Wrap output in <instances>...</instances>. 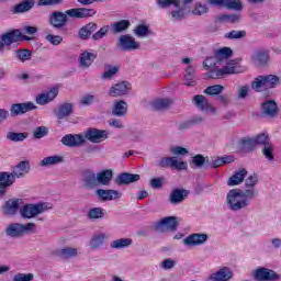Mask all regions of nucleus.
Masks as SVG:
<instances>
[{"instance_id": "1", "label": "nucleus", "mask_w": 281, "mask_h": 281, "mask_svg": "<svg viewBox=\"0 0 281 281\" xmlns=\"http://www.w3.org/2000/svg\"><path fill=\"white\" fill-rule=\"evenodd\" d=\"M98 12L89 8H72L65 12L54 11L49 14L48 23L54 30H65L69 23V19H89L95 16Z\"/></svg>"}, {"instance_id": "2", "label": "nucleus", "mask_w": 281, "mask_h": 281, "mask_svg": "<svg viewBox=\"0 0 281 281\" xmlns=\"http://www.w3.org/2000/svg\"><path fill=\"white\" fill-rule=\"evenodd\" d=\"M257 193L254 189H233L226 194V203L231 212H240L249 207L250 201L256 199Z\"/></svg>"}, {"instance_id": "3", "label": "nucleus", "mask_w": 281, "mask_h": 281, "mask_svg": "<svg viewBox=\"0 0 281 281\" xmlns=\"http://www.w3.org/2000/svg\"><path fill=\"white\" fill-rule=\"evenodd\" d=\"M31 166L30 160H22L15 167H13V171L0 172V199H3L8 194V188L16 181V179H23L25 175H30Z\"/></svg>"}, {"instance_id": "4", "label": "nucleus", "mask_w": 281, "mask_h": 281, "mask_svg": "<svg viewBox=\"0 0 281 281\" xmlns=\"http://www.w3.org/2000/svg\"><path fill=\"white\" fill-rule=\"evenodd\" d=\"M280 87V77L278 75H260L251 82V89L257 93H265L269 89Z\"/></svg>"}, {"instance_id": "5", "label": "nucleus", "mask_w": 281, "mask_h": 281, "mask_svg": "<svg viewBox=\"0 0 281 281\" xmlns=\"http://www.w3.org/2000/svg\"><path fill=\"white\" fill-rule=\"evenodd\" d=\"M52 203L48 202H40L35 204H24L20 209V215L22 218H36L40 214L47 212V210H52Z\"/></svg>"}, {"instance_id": "6", "label": "nucleus", "mask_w": 281, "mask_h": 281, "mask_svg": "<svg viewBox=\"0 0 281 281\" xmlns=\"http://www.w3.org/2000/svg\"><path fill=\"white\" fill-rule=\"evenodd\" d=\"M19 41H32V37L23 35L20 30H12L0 35V53L5 52V47H10Z\"/></svg>"}, {"instance_id": "7", "label": "nucleus", "mask_w": 281, "mask_h": 281, "mask_svg": "<svg viewBox=\"0 0 281 281\" xmlns=\"http://www.w3.org/2000/svg\"><path fill=\"white\" fill-rule=\"evenodd\" d=\"M36 229V224L27 223V224H19V223H11L5 228L7 236L10 238H21L24 234H31Z\"/></svg>"}, {"instance_id": "8", "label": "nucleus", "mask_w": 281, "mask_h": 281, "mask_svg": "<svg viewBox=\"0 0 281 281\" xmlns=\"http://www.w3.org/2000/svg\"><path fill=\"white\" fill-rule=\"evenodd\" d=\"M142 45L135 41V37L131 34L120 35L116 41V49L119 52H136Z\"/></svg>"}, {"instance_id": "9", "label": "nucleus", "mask_w": 281, "mask_h": 281, "mask_svg": "<svg viewBox=\"0 0 281 281\" xmlns=\"http://www.w3.org/2000/svg\"><path fill=\"white\" fill-rule=\"evenodd\" d=\"M177 227H179V218L177 216H167L154 224L155 232H158L159 234L175 232Z\"/></svg>"}, {"instance_id": "10", "label": "nucleus", "mask_w": 281, "mask_h": 281, "mask_svg": "<svg viewBox=\"0 0 281 281\" xmlns=\"http://www.w3.org/2000/svg\"><path fill=\"white\" fill-rule=\"evenodd\" d=\"M83 139L91 144H102L104 139H109V131L90 127L85 131Z\"/></svg>"}, {"instance_id": "11", "label": "nucleus", "mask_w": 281, "mask_h": 281, "mask_svg": "<svg viewBox=\"0 0 281 281\" xmlns=\"http://www.w3.org/2000/svg\"><path fill=\"white\" fill-rule=\"evenodd\" d=\"M37 106L34 102L29 101L24 103H13L11 104L9 111L11 117H19V115H25V113H30V111H36Z\"/></svg>"}, {"instance_id": "12", "label": "nucleus", "mask_w": 281, "mask_h": 281, "mask_svg": "<svg viewBox=\"0 0 281 281\" xmlns=\"http://www.w3.org/2000/svg\"><path fill=\"white\" fill-rule=\"evenodd\" d=\"M159 168H172L175 170H188V162L179 161L177 157H164L158 161Z\"/></svg>"}, {"instance_id": "13", "label": "nucleus", "mask_w": 281, "mask_h": 281, "mask_svg": "<svg viewBox=\"0 0 281 281\" xmlns=\"http://www.w3.org/2000/svg\"><path fill=\"white\" fill-rule=\"evenodd\" d=\"M254 278L257 281H280L281 276L268 268H258L255 273Z\"/></svg>"}, {"instance_id": "14", "label": "nucleus", "mask_w": 281, "mask_h": 281, "mask_svg": "<svg viewBox=\"0 0 281 281\" xmlns=\"http://www.w3.org/2000/svg\"><path fill=\"white\" fill-rule=\"evenodd\" d=\"M250 60L254 65H258V67H266V65H269L271 56H269V50L258 48L251 54Z\"/></svg>"}, {"instance_id": "15", "label": "nucleus", "mask_w": 281, "mask_h": 281, "mask_svg": "<svg viewBox=\"0 0 281 281\" xmlns=\"http://www.w3.org/2000/svg\"><path fill=\"white\" fill-rule=\"evenodd\" d=\"M61 144L68 148H78L85 146L87 140L82 134H67L61 138Z\"/></svg>"}, {"instance_id": "16", "label": "nucleus", "mask_w": 281, "mask_h": 281, "mask_svg": "<svg viewBox=\"0 0 281 281\" xmlns=\"http://www.w3.org/2000/svg\"><path fill=\"white\" fill-rule=\"evenodd\" d=\"M132 86L128 81H121L112 86L109 90V95L111 98H122V95H128L131 92Z\"/></svg>"}, {"instance_id": "17", "label": "nucleus", "mask_w": 281, "mask_h": 281, "mask_svg": "<svg viewBox=\"0 0 281 281\" xmlns=\"http://www.w3.org/2000/svg\"><path fill=\"white\" fill-rule=\"evenodd\" d=\"M210 236L205 233H194L183 239V245L187 247H199V245H205Z\"/></svg>"}, {"instance_id": "18", "label": "nucleus", "mask_w": 281, "mask_h": 281, "mask_svg": "<svg viewBox=\"0 0 281 281\" xmlns=\"http://www.w3.org/2000/svg\"><path fill=\"white\" fill-rule=\"evenodd\" d=\"M22 204V199H10L4 203V205H2V214L4 216H14Z\"/></svg>"}, {"instance_id": "19", "label": "nucleus", "mask_w": 281, "mask_h": 281, "mask_svg": "<svg viewBox=\"0 0 281 281\" xmlns=\"http://www.w3.org/2000/svg\"><path fill=\"white\" fill-rule=\"evenodd\" d=\"M54 115L57 120H67L70 115H74V103L67 101L58 105L56 110H54Z\"/></svg>"}, {"instance_id": "20", "label": "nucleus", "mask_w": 281, "mask_h": 281, "mask_svg": "<svg viewBox=\"0 0 281 281\" xmlns=\"http://www.w3.org/2000/svg\"><path fill=\"white\" fill-rule=\"evenodd\" d=\"M188 194H190V191L186 189H173L169 194V203L171 205H179L183 203L186 199H188Z\"/></svg>"}, {"instance_id": "21", "label": "nucleus", "mask_w": 281, "mask_h": 281, "mask_svg": "<svg viewBox=\"0 0 281 281\" xmlns=\"http://www.w3.org/2000/svg\"><path fill=\"white\" fill-rule=\"evenodd\" d=\"M95 194L100 201H115L122 199V193L113 189H98Z\"/></svg>"}, {"instance_id": "22", "label": "nucleus", "mask_w": 281, "mask_h": 281, "mask_svg": "<svg viewBox=\"0 0 281 281\" xmlns=\"http://www.w3.org/2000/svg\"><path fill=\"white\" fill-rule=\"evenodd\" d=\"M139 179L140 176L138 173L122 172L115 178L114 182L116 186H131V183H136Z\"/></svg>"}, {"instance_id": "23", "label": "nucleus", "mask_w": 281, "mask_h": 281, "mask_svg": "<svg viewBox=\"0 0 281 281\" xmlns=\"http://www.w3.org/2000/svg\"><path fill=\"white\" fill-rule=\"evenodd\" d=\"M57 95H58V88H52L48 92L38 94L35 98V102L36 104H40V106H45V104H49V102H54Z\"/></svg>"}, {"instance_id": "24", "label": "nucleus", "mask_w": 281, "mask_h": 281, "mask_svg": "<svg viewBox=\"0 0 281 281\" xmlns=\"http://www.w3.org/2000/svg\"><path fill=\"white\" fill-rule=\"evenodd\" d=\"M231 278H234V272L228 267L221 268L215 273H212L207 281H229Z\"/></svg>"}, {"instance_id": "25", "label": "nucleus", "mask_w": 281, "mask_h": 281, "mask_svg": "<svg viewBox=\"0 0 281 281\" xmlns=\"http://www.w3.org/2000/svg\"><path fill=\"white\" fill-rule=\"evenodd\" d=\"M278 103L276 100H267L261 104V113L266 117H276L278 115Z\"/></svg>"}, {"instance_id": "26", "label": "nucleus", "mask_w": 281, "mask_h": 281, "mask_svg": "<svg viewBox=\"0 0 281 281\" xmlns=\"http://www.w3.org/2000/svg\"><path fill=\"white\" fill-rule=\"evenodd\" d=\"M98 30V24L94 22H90L83 26H81L78 31V37L80 41H89L92 38L93 32Z\"/></svg>"}, {"instance_id": "27", "label": "nucleus", "mask_w": 281, "mask_h": 281, "mask_svg": "<svg viewBox=\"0 0 281 281\" xmlns=\"http://www.w3.org/2000/svg\"><path fill=\"white\" fill-rule=\"evenodd\" d=\"M97 58H98V53L85 50L83 53L80 54V57H79L80 67H82V69H89V67L93 65V61Z\"/></svg>"}, {"instance_id": "28", "label": "nucleus", "mask_w": 281, "mask_h": 281, "mask_svg": "<svg viewBox=\"0 0 281 281\" xmlns=\"http://www.w3.org/2000/svg\"><path fill=\"white\" fill-rule=\"evenodd\" d=\"M192 102L200 111H212L213 113H216V109L210 105L207 98L203 94L194 95Z\"/></svg>"}, {"instance_id": "29", "label": "nucleus", "mask_w": 281, "mask_h": 281, "mask_svg": "<svg viewBox=\"0 0 281 281\" xmlns=\"http://www.w3.org/2000/svg\"><path fill=\"white\" fill-rule=\"evenodd\" d=\"M128 113V103L124 100L115 101L112 106V115L114 117H124Z\"/></svg>"}, {"instance_id": "30", "label": "nucleus", "mask_w": 281, "mask_h": 281, "mask_svg": "<svg viewBox=\"0 0 281 281\" xmlns=\"http://www.w3.org/2000/svg\"><path fill=\"white\" fill-rule=\"evenodd\" d=\"M34 8V0H23L22 2L15 4L11 12L12 14H23L25 12H30Z\"/></svg>"}, {"instance_id": "31", "label": "nucleus", "mask_w": 281, "mask_h": 281, "mask_svg": "<svg viewBox=\"0 0 281 281\" xmlns=\"http://www.w3.org/2000/svg\"><path fill=\"white\" fill-rule=\"evenodd\" d=\"M55 256L61 260H70V258L78 256V249L71 247L60 248L55 251Z\"/></svg>"}, {"instance_id": "32", "label": "nucleus", "mask_w": 281, "mask_h": 281, "mask_svg": "<svg viewBox=\"0 0 281 281\" xmlns=\"http://www.w3.org/2000/svg\"><path fill=\"white\" fill-rule=\"evenodd\" d=\"M245 177H247V169H239L227 180V186H240L245 181Z\"/></svg>"}, {"instance_id": "33", "label": "nucleus", "mask_w": 281, "mask_h": 281, "mask_svg": "<svg viewBox=\"0 0 281 281\" xmlns=\"http://www.w3.org/2000/svg\"><path fill=\"white\" fill-rule=\"evenodd\" d=\"M113 179V170L105 169L97 173L98 186H110Z\"/></svg>"}, {"instance_id": "34", "label": "nucleus", "mask_w": 281, "mask_h": 281, "mask_svg": "<svg viewBox=\"0 0 281 281\" xmlns=\"http://www.w3.org/2000/svg\"><path fill=\"white\" fill-rule=\"evenodd\" d=\"M130 27L131 21L128 20H121L111 24V29L114 34H122L124 32H128Z\"/></svg>"}, {"instance_id": "35", "label": "nucleus", "mask_w": 281, "mask_h": 281, "mask_svg": "<svg viewBox=\"0 0 281 281\" xmlns=\"http://www.w3.org/2000/svg\"><path fill=\"white\" fill-rule=\"evenodd\" d=\"M83 181L86 183V188L93 190V188H98V175L93 171H86L83 175Z\"/></svg>"}, {"instance_id": "36", "label": "nucleus", "mask_w": 281, "mask_h": 281, "mask_svg": "<svg viewBox=\"0 0 281 281\" xmlns=\"http://www.w3.org/2000/svg\"><path fill=\"white\" fill-rule=\"evenodd\" d=\"M190 166H193L194 168H209L210 159L207 157H203L201 154H198L192 157Z\"/></svg>"}, {"instance_id": "37", "label": "nucleus", "mask_w": 281, "mask_h": 281, "mask_svg": "<svg viewBox=\"0 0 281 281\" xmlns=\"http://www.w3.org/2000/svg\"><path fill=\"white\" fill-rule=\"evenodd\" d=\"M238 146L241 150H244V153H251V150L256 148V139L244 137L239 139Z\"/></svg>"}, {"instance_id": "38", "label": "nucleus", "mask_w": 281, "mask_h": 281, "mask_svg": "<svg viewBox=\"0 0 281 281\" xmlns=\"http://www.w3.org/2000/svg\"><path fill=\"white\" fill-rule=\"evenodd\" d=\"M133 245V240L131 238H119L114 239L110 243L111 249H127Z\"/></svg>"}, {"instance_id": "39", "label": "nucleus", "mask_w": 281, "mask_h": 281, "mask_svg": "<svg viewBox=\"0 0 281 281\" xmlns=\"http://www.w3.org/2000/svg\"><path fill=\"white\" fill-rule=\"evenodd\" d=\"M63 161H65L63 156L54 155V156H48L42 159L40 162V166L42 167L58 166V164H63Z\"/></svg>"}, {"instance_id": "40", "label": "nucleus", "mask_w": 281, "mask_h": 281, "mask_svg": "<svg viewBox=\"0 0 281 281\" xmlns=\"http://www.w3.org/2000/svg\"><path fill=\"white\" fill-rule=\"evenodd\" d=\"M104 69V72L101 75L102 80H111L113 79V76L120 74V66L105 65Z\"/></svg>"}, {"instance_id": "41", "label": "nucleus", "mask_w": 281, "mask_h": 281, "mask_svg": "<svg viewBox=\"0 0 281 281\" xmlns=\"http://www.w3.org/2000/svg\"><path fill=\"white\" fill-rule=\"evenodd\" d=\"M14 56L19 63H27L29 60H32V50L25 48L15 49Z\"/></svg>"}, {"instance_id": "42", "label": "nucleus", "mask_w": 281, "mask_h": 281, "mask_svg": "<svg viewBox=\"0 0 281 281\" xmlns=\"http://www.w3.org/2000/svg\"><path fill=\"white\" fill-rule=\"evenodd\" d=\"M87 218L90 221H100L104 218V209L102 207H92L87 213Z\"/></svg>"}, {"instance_id": "43", "label": "nucleus", "mask_w": 281, "mask_h": 281, "mask_svg": "<svg viewBox=\"0 0 281 281\" xmlns=\"http://www.w3.org/2000/svg\"><path fill=\"white\" fill-rule=\"evenodd\" d=\"M29 133L27 132H23V133H19V132H8L7 133V139H9V142H25V138L29 137Z\"/></svg>"}, {"instance_id": "44", "label": "nucleus", "mask_w": 281, "mask_h": 281, "mask_svg": "<svg viewBox=\"0 0 281 281\" xmlns=\"http://www.w3.org/2000/svg\"><path fill=\"white\" fill-rule=\"evenodd\" d=\"M170 104H172L170 99H158L153 102V109L155 111H166V109H170Z\"/></svg>"}, {"instance_id": "45", "label": "nucleus", "mask_w": 281, "mask_h": 281, "mask_svg": "<svg viewBox=\"0 0 281 281\" xmlns=\"http://www.w3.org/2000/svg\"><path fill=\"white\" fill-rule=\"evenodd\" d=\"M106 236L104 234L94 235L90 240L91 249H100L104 245Z\"/></svg>"}, {"instance_id": "46", "label": "nucleus", "mask_w": 281, "mask_h": 281, "mask_svg": "<svg viewBox=\"0 0 281 281\" xmlns=\"http://www.w3.org/2000/svg\"><path fill=\"white\" fill-rule=\"evenodd\" d=\"M222 23H240V14H223L217 18Z\"/></svg>"}, {"instance_id": "47", "label": "nucleus", "mask_w": 281, "mask_h": 281, "mask_svg": "<svg viewBox=\"0 0 281 281\" xmlns=\"http://www.w3.org/2000/svg\"><path fill=\"white\" fill-rule=\"evenodd\" d=\"M223 8L227 10H236V12L243 11V2L240 0H224Z\"/></svg>"}, {"instance_id": "48", "label": "nucleus", "mask_w": 281, "mask_h": 281, "mask_svg": "<svg viewBox=\"0 0 281 281\" xmlns=\"http://www.w3.org/2000/svg\"><path fill=\"white\" fill-rule=\"evenodd\" d=\"M247 36V31L240 30L236 31L233 30L225 34V38H228L229 41H240V38H245Z\"/></svg>"}, {"instance_id": "49", "label": "nucleus", "mask_w": 281, "mask_h": 281, "mask_svg": "<svg viewBox=\"0 0 281 281\" xmlns=\"http://www.w3.org/2000/svg\"><path fill=\"white\" fill-rule=\"evenodd\" d=\"M156 3L158 8H160L161 10H166L171 5H175V8H179L181 5V0H156Z\"/></svg>"}, {"instance_id": "50", "label": "nucleus", "mask_w": 281, "mask_h": 281, "mask_svg": "<svg viewBox=\"0 0 281 281\" xmlns=\"http://www.w3.org/2000/svg\"><path fill=\"white\" fill-rule=\"evenodd\" d=\"M134 34L138 38H144V37L148 36V34H150V29L146 24H138L134 29Z\"/></svg>"}, {"instance_id": "51", "label": "nucleus", "mask_w": 281, "mask_h": 281, "mask_svg": "<svg viewBox=\"0 0 281 281\" xmlns=\"http://www.w3.org/2000/svg\"><path fill=\"white\" fill-rule=\"evenodd\" d=\"M207 12H210V8L201 2H196L194 9L192 10V14L195 16H202V14H207Z\"/></svg>"}, {"instance_id": "52", "label": "nucleus", "mask_w": 281, "mask_h": 281, "mask_svg": "<svg viewBox=\"0 0 281 281\" xmlns=\"http://www.w3.org/2000/svg\"><path fill=\"white\" fill-rule=\"evenodd\" d=\"M172 21H183L186 19V8H179L169 12Z\"/></svg>"}, {"instance_id": "53", "label": "nucleus", "mask_w": 281, "mask_h": 281, "mask_svg": "<svg viewBox=\"0 0 281 281\" xmlns=\"http://www.w3.org/2000/svg\"><path fill=\"white\" fill-rule=\"evenodd\" d=\"M222 91H225V87L221 85L210 86L204 90L206 95H220Z\"/></svg>"}, {"instance_id": "54", "label": "nucleus", "mask_w": 281, "mask_h": 281, "mask_svg": "<svg viewBox=\"0 0 281 281\" xmlns=\"http://www.w3.org/2000/svg\"><path fill=\"white\" fill-rule=\"evenodd\" d=\"M233 74H240L238 66H234V63L231 61L227 66L222 68L223 76H232Z\"/></svg>"}, {"instance_id": "55", "label": "nucleus", "mask_w": 281, "mask_h": 281, "mask_svg": "<svg viewBox=\"0 0 281 281\" xmlns=\"http://www.w3.org/2000/svg\"><path fill=\"white\" fill-rule=\"evenodd\" d=\"M245 186L246 188H248V190H256V186H258V175L254 173L251 176H249L246 180H245Z\"/></svg>"}, {"instance_id": "56", "label": "nucleus", "mask_w": 281, "mask_h": 281, "mask_svg": "<svg viewBox=\"0 0 281 281\" xmlns=\"http://www.w3.org/2000/svg\"><path fill=\"white\" fill-rule=\"evenodd\" d=\"M109 34V25L102 26L99 31L92 34V41H102Z\"/></svg>"}, {"instance_id": "57", "label": "nucleus", "mask_w": 281, "mask_h": 281, "mask_svg": "<svg viewBox=\"0 0 281 281\" xmlns=\"http://www.w3.org/2000/svg\"><path fill=\"white\" fill-rule=\"evenodd\" d=\"M49 133V130L45 126H40L33 132V137L35 139H43Z\"/></svg>"}, {"instance_id": "58", "label": "nucleus", "mask_w": 281, "mask_h": 281, "mask_svg": "<svg viewBox=\"0 0 281 281\" xmlns=\"http://www.w3.org/2000/svg\"><path fill=\"white\" fill-rule=\"evenodd\" d=\"M255 142H256V146H258V144L261 145V146H268V145L271 144L270 143L271 139L269 138V135H267V134H259L256 137Z\"/></svg>"}, {"instance_id": "59", "label": "nucleus", "mask_w": 281, "mask_h": 281, "mask_svg": "<svg viewBox=\"0 0 281 281\" xmlns=\"http://www.w3.org/2000/svg\"><path fill=\"white\" fill-rule=\"evenodd\" d=\"M203 67H205L206 69H210L212 67H221L216 56H212V57H207L204 61H203Z\"/></svg>"}, {"instance_id": "60", "label": "nucleus", "mask_w": 281, "mask_h": 281, "mask_svg": "<svg viewBox=\"0 0 281 281\" xmlns=\"http://www.w3.org/2000/svg\"><path fill=\"white\" fill-rule=\"evenodd\" d=\"M262 154L266 159H268V161H273V146L271 145V143L263 146Z\"/></svg>"}, {"instance_id": "61", "label": "nucleus", "mask_w": 281, "mask_h": 281, "mask_svg": "<svg viewBox=\"0 0 281 281\" xmlns=\"http://www.w3.org/2000/svg\"><path fill=\"white\" fill-rule=\"evenodd\" d=\"M34 274L33 273H18L14 274L12 281H33Z\"/></svg>"}, {"instance_id": "62", "label": "nucleus", "mask_w": 281, "mask_h": 281, "mask_svg": "<svg viewBox=\"0 0 281 281\" xmlns=\"http://www.w3.org/2000/svg\"><path fill=\"white\" fill-rule=\"evenodd\" d=\"M45 40L50 43V45H60L63 43V36L60 35H54V34H48L46 35Z\"/></svg>"}, {"instance_id": "63", "label": "nucleus", "mask_w": 281, "mask_h": 281, "mask_svg": "<svg viewBox=\"0 0 281 281\" xmlns=\"http://www.w3.org/2000/svg\"><path fill=\"white\" fill-rule=\"evenodd\" d=\"M249 95V87L240 86L237 88V98L238 100H245Z\"/></svg>"}, {"instance_id": "64", "label": "nucleus", "mask_w": 281, "mask_h": 281, "mask_svg": "<svg viewBox=\"0 0 281 281\" xmlns=\"http://www.w3.org/2000/svg\"><path fill=\"white\" fill-rule=\"evenodd\" d=\"M149 186L154 190H161V188L164 187V178H153L149 181Z\"/></svg>"}]
</instances>
